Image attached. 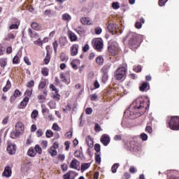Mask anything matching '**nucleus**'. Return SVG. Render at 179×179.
Wrapping results in <instances>:
<instances>
[{
    "label": "nucleus",
    "instance_id": "10",
    "mask_svg": "<svg viewBox=\"0 0 179 179\" xmlns=\"http://www.w3.org/2000/svg\"><path fill=\"white\" fill-rule=\"evenodd\" d=\"M101 143H103V146H108V144L110 142V136L108 134H103L100 139Z\"/></svg>",
    "mask_w": 179,
    "mask_h": 179
},
{
    "label": "nucleus",
    "instance_id": "48",
    "mask_svg": "<svg viewBox=\"0 0 179 179\" xmlns=\"http://www.w3.org/2000/svg\"><path fill=\"white\" fill-rule=\"evenodd\" d=\"M27 87H29V89H31L32 87H34V80H31L29 83H27Z\"/></svg>",
    "mask_w": 179,
    "mask_h": 179
},
{
    "label": "nucleus",
    "instance_id": "18",
    "mask_svg": "<svg viewBox=\"0 0 179 179\" xmlns=\"http://www.w3.org/2000/svg\"><path fill=\"white\" fill-rule=\"evenodd\" d=\"M28 34L31 38H38L40 37V35L37 32H34L31 28L28 29Z\"/></svg>",
    "mask_w": 179,
    "mask_h": 179
},
{
    "label": "nucleus",
    "instance_id": "23",
    "mask_svg": "<svg viewBox=\"0 0 179 179\" xmlns=\"http://www.w3.org/2000/svg\"><path fill=\"white\" fill-rule=\"evenodd\" d=\"M27 155L30 157H34V156H36V155H37V153L36 152V150H34V148H33V147H31L28 150Z\"/></svg>",
    "mask_w": 179,
    "mask_h": 179
},
{
    "label": "nucleus",
    "instance_id": "64",
    "mask_svg": "<svg viewBox=\"0 0 179 179\" xmlns=\"http://www.w3.org/2000/svg\"><path fill=\"white\" fill-rule=\"evenodd\" d=\"M89 48H90L89 45L88 44H85L84 45V47L83 48V52H87Z\"/></svg>",
    "mask_w": 179,
    "mask_h": 179
},
{
    "label": "nucleus",
    "instance_id": "19",
    "mask_svg": "<svg viewBox=\"0 0 179 179\" xmlns=\"http://www.w3.org/2000/svg\"><path fill=\"white\" fill-rule=\"evenodd\" d=\"M149 83H143L139 87V90L140 92H148V90H149Z\"/></svg>",
    "mask_w": 179,
    "mask_h": 179
},
{
    "label": "nucleus",
    "instance_id": "5",
    "mask_svg": "<svg viewBox=\"0 0 179 179\" xmlns=\"http://www.w3.org/2000/svg\"><path fill=\"white\" fill-rule=\"evenodd\" d=\"M120 52V48L115 45V43L112 40L109 41L108 43V55L111 57H115L118 55Z\"/></svg>",
    "mask_w": 179,
    "mask_h": 179
},
{
    "label": "nucleus",
    "instance_id": "36",
    "mask_svg": "<svg viewBox=\"0 0 179 179\" xmlns=\"http://www.w3.org/2000/svg\"><path fill=\"white\" fill-rule=\"evenodd\" d=\"M60 59L62 62H68V59H69L65 54L62 53L60 55Z\"/></svg>",
    "mask_w": 179,
    "mask_h": 179
},
{
    "label": "nucleus",
    "instance_id": "45",
    "mask_svg": "<svg viewBox=\"0 0 179 179\" xmlns=\"http://www.w3.org/2000/svg\"><path fill=\"white\" fill-rule=\"evenodd\" d=\"M50 89H51L52 92H55V93H58L59 90L57 89V87L54 85V84H50L49 85Z\"/></svg>",
    "mask_w": 179,
    "mask_h": 179
},
{
    "label": "nucleus",
    "instance_id": "11",
    "mask_svg": "<svg viewBox=\"0 0 179 179\" xmlns=\"http://www.w3.org/2000/svg\"><path fill=\"white\" fill-rule=\"evenodd\" d=\"M2 176L4 177L9 178L12 176V169L10 166H6L4 169V171L2 173Z\"/></svg>",
    "mask_w": 179,
    "mask_h": 179
},
{
    "label": "nucleus",
    "instance_id": "15",
    "mask_svg": "<svg viewBox=\"0 0 179 179\" xmlns=\"http://www.w3.org/2000/svg\"><path fill=\"white\" fill-rule=\"evenodd\" d=\"M80 22L83 25H86V24L90 25L92 23V19H90V17H82L80 19Z\"/></svg>",
    "mask_w": 179,
    "mask_h": 179
},
{
    "label": "nucleus",
    "instance_id": "35",
    "mask_svg": "<svg viewBox=\"0 0 179 179\" xmlns=\"http://www.w3.org/2000/svg\"><path fill=\"white\" fill-rule=\"evenodd\" d=\"M62 20L69 21L71 20L72 17L68 13H64L62 15Z\"/></svg>",
    "mask_w": 179,
    "mask_h": 179
},
{
    "label": "nucleus",
    "instance_id": "38",
    "mask_svg": "<svg viewBox=\"0 0 179 179\" xmlns=\"http://www.w3.org/2000/svg\"><path fill=\"white\" fill-rule=\"evenodd\" d=\"M34 150L36 153H38V155H41V153H43V150L38 145H35Z\"/></svg>",
    "mask_w": 179,
    "mask_h": 179
},
{
    "label": "nucleus",
    "instance_id": "58",
    "mask_svg": "<svg viewBox=\"0 0 179 179\" xmlns=\"http://www.w3.org/2000/svg\"><path fill=\"white\" fill-rule=\"evenodd\" d=\"M17 29H19V24H13L10 26V30H13V29L17 30Z\"/></svg>",
    "mask_w": 179,
    "mask_h": 179
},
{
    "label": "nucleus",
    "instance_id": "40",
    "mask_svg": "<svg viewBox=\"0 0 179 179\" xmlns=\"http://www.w3.org/2000/svg\"><path fill=\"white\" fill-rule=\"evenodd\" d=\"M52 47L55 52V54H57V50H58V41H55L52 43Z\"/></svg>",
    "mask_w": 179,
    "mask_h": 179
},
{
    "label": "nucleus",
    "instance_id": "31",
    "mask_svg": "<svg viewBox=\"0 0 179 179\" xmlns=\"http://www.w3.org/2000/svg\"><path fill=\"white\" fill-rule=\"evenodd\" d=\"M101 155V152L95 153V162L96 163H98V164H100V163H101V157H100Z\"/></svg>",
    "mask_w": 179,
    "mask_h": 179
},
{
    "label": "nucleus",
    "instance_id": "7",
    "mask_svg": "<svg viewBox=\"0 0 179 179\" xmlns=\"http://www.w3.org/2000/svg\"><path fill=\"white\" fill-rule=\"evenodd\" d=\"M92 44L94 50H96V51H99V52L103 50V47L104 46L103 40L101 38L94 39L92 41Z\"/></svg>",
    "mask_w": 179,
    "mask_h": 179
},
{
    "label": "nucleus",
    "instance_id": "62",
    "mask_svg": "<svg viewBox=\"0 0 179 179\" xmlns=\"http://www.w3.org/2000/svg\"><path fill=\"white\" fill-rule=\"evenodd\" d=\"M90 100H91V101H96V100H97V94H91Z\"/></svg>",
    "mask_w": 179,
    "mask_h": 179
},
{
    "label": "nucleus",
    "instance_id": "4",
    "mask_svg": "<svg viewBox=\"0 0 179 179\" xmlns=\"http://www.w3.org/2000/svg\"><path fill=\"white\" fill-rule=\"evenodd\" d=\"M24 132V124L22 122H18L15 124V131H12L10 134V138L12 139H16V138H19L20 135H23Z\"/></svg>",
    "mask_w": 179,
    "mask_h": 179
},
{
    "label": "nucleus",
    "instance_id": "29",
    "mask_svg": "<svg viewBox=\"0 0 179 179\" xmlns=\"http://www.w3.org/2000/svg\"><path fill=\"white\" fill-rule=\"evenodd\" d=\"M48 152L51 156H57V155H58V152L57 151L56 148H52V147H50Z\"/></svg>",
    "mask_w": 179,
    "mask_h": 179
},
{
    "label": "nucleus",
    "instance_id": "32",
    "mask_svg": "<svg viewBox=\"0 0 179 179\" xmlns=\"http://www.w3.org/2000/svg\"><path fill=\"white\" fill-rule=\"evenodd\" d=\"M31 27L32 29H34V30H36L37 31H38V30H40V29L41 28L40 27V24H38V23L36 22H32Z\"/></svg>",
    "mask_w": 179,
    "mask_h": 179
},
{
    "label": "nucleus",
    "instance_id": "2",
    "mask_svg": "<svg viewBox=\"0 0 179 179\" xmlns=\"http://www.w3.org/2000/svg\"><path fill=\"white\" fill-rule=\"evenodd\" d=\"M126 41H127V44L129 47L133 51L139 48L141 45V39L139 38V35L134 32H129L126 36Z\"/></svg>",
    "mask_w": 179,
    "mask_h": 179
},
{
    "label": "nucleus",
    "instance_id": "63",
    "mask_svg": "<svg viewBox=\"0 0 179 179\" xmlns=\"http://www.w3.org/2000/svg\"><path fill=\"white\" fill-rule=\"evenodd\" d=\"M94 31L96 34H101V31H103V30L101 29V28L98 27L95 28Z\"/></svg>",
    "mask_w": 179,
    "mask_h": 179
},
{
    "label": "nucleus",
    "instance_id": "25",
    "mask_svg": "<svg viewBox=\"0 0 179 179\" xmlns=\"http://www.w3.org/2000/svg\"><path fill=\"white\" fill-rule=\"evenodd\" d=\"M96 62L97 65H99V66H101V65L104 64V58H103V56H98L96 58Z\"/></svg>",
    "mask_w": 179,
    "mask_h": 179
},
{
    "label": "nucleus",
    "instance_id": "14",
    "mask_svg": "<svg viewBox=\"0 0 179 179\" xmlns=\"http://www.w3.org/2000/svg\"><path fill=\"white\" fill-rule=\"evenodd\" d=\"M79 164H80V162H79L78 159H74L71 162L70 168L74 169L75 170H78V168L79 167Z\"/></svg>",
    "mask_w": 179,
    "mask_h": 179
},
{
    "label": "nucleus",
    "instance_id": "37",
    "mask_svg": "<svg viewBox=\"0 0 179 179\" xmlns=\"http://www.w3.org/2000/svg\"><path fill=\"white\" fill-rule=\"evenodd\" d=\"M46 85H47V83L45 82V80L41 81L38 85V90H41L44 89V87H45Z\"/></svg>",
    "mask_w": 179,
    "mask_h": 179
},
{
    "label": "nucleus",
    "instance_id": "12",
    "mask_svg": "<svg viewBox=\"0 0 179 179\" xmlns=\"http://www.w3.org/2000/svg\"><path fill=\"white\" fill-rule=\"evenodd\" d=\"M110 68H111L110 63H108V64H105L101 69V73L108 75V71H110Z\"/></svg>",
    "mask_w": 179,
    "mask_h": 179
},
{
    "label": "nucleus",
    "instance_id": "3",
    "mask_svg": "<svg viewBox=\"0 0 179 179\" xmlns=\"http://www.w3.org/2000/svg\"><path fill=\"white\" fill-rule=\"evenodd\" d=\"M166 124L172 131H179V116L169 117Z\"/></svg>",
    "mask_w": 179,
    "mask_h": 179
},
{
    "label": "nucleus",
    "instance_id": "42",
    "mask_svg": "<svg viewBox=\"0 0 179 179\" xmlns=\"http://www.w3.org/2000/svg\"><path fill=\"white\" fill-rule=\"evenodd\" d=\"M45 135L47 138H52V136H54V133L50 129H48L46 131Z\"/></svg>",
    "mask_w": 179,
    "mask_h": 179
},
{
    "label": "nucleus",
    "instance_id": "30",
    "mask_svg": "<svg viewBox=\"0 0 179 179\" xmlns=\"http://www.w3.org/2000/svg\"><path fill=\"white\" fill-rule=\"evenodd\" d=\"M90 167V163L81 164V173H83L85 170H87Z\"/></svg>",
    "mask_w": 179,
    "mask_h": 179
},
{
    "label": "nucleus",
    "instance_id": "50",
    "mask_svg": "<svg viewBox=\"0 0 179 179\" xmlns=\"http://www.w3.org/2000/svg\"><path fill=\"white\" fill-rule=\"evenodd\" d=\"M101 80L103 83H106L108 80V74H102Z\"/></svg>",
    "mask_w": 179,
    "mask_h": 179
},
{
    "label": "nucleus",
    "instance_id": "26",
    "mask_svg": "<svg viewBox=\"0 0 179 179\" xmlns=\"http://www.w3.org/2000/svg\"><path fill=\"white\" fill-rule=\"evenodd\" d=\"M22 57V52H18L13 59V64H19V59Z\"/></svg>",
    "mask_w": 179,
    "mask_h": 179
},
{
    "label": "nucleus",
    "instance_id": "8",
    "mask_svg": "<svg viewBox=\"0 0 179 179\" xmlns=\"http://www.w3.org/2000/svg\"><path fill=\"white\" fill-rule=\"evenodd\" d=\"M78 176V173L73 171H69L63 176L64 179H75Z\"/></svg>",
    "mask_w": 179,
    "mask_h": 179
},
{
    "label": "nucleus",
    "instance_id": "17",
    "mask_svg": "<svg viewBox=\"0 0 179 179\" xmlns=\"http://www.w3.org/2000/svg\"><path fill=\"white\" fill-rule=\"evenodd\" d=\"M59 43L61 48H64L68 44V39L66 37H61L59 39Z\"/></svg>",
    "mask_w": 179,
    "mask_h": 179
},
{
    "label": "nucleus",
    "instance_id": "60",
    "mask_svg": "<svg viewBox=\"0 0 179 179\" xmlns=\"http://www.w3.org/2000/svg\"><path fill=\"white\" fill-rule=\"evenodd\" d=\"M71 67L73 68V69H78V64H76V60H73L71 63Z\"/></svg>",
    "mask_w": 179,
    "mask_h": 179
},
{
    "label": "nucleus",
    "instance_id": "33",
    "mask_svg": "<svg viewBox=\"0 0 179 179\" xmlns=\"http://www.w3.org/2000/svg\"><path fill=\"white\" fill-rule=\"evenodd\" d=\"M74 156L78 159H82V157H83V153L80 150H76L74 152Z\"/></svg>",
    "mask_w": 179,
    "mask_h": 179
},
{
    "label": "nucleus",
    "instance_id": "54",
    "mask_svg": "<svg viewBox=\"0 0 179 179\" xmlns=\"http://www.w3.org/2000/svg\"><path fill=\"white\" fill-rule=\"evenodd\" d=\"M26 96H28V97L31 96V94H33V89H28L25 92Z\"/></svg>",
    "mask_w": 179,
    "mask_h": 179
},
{
    "label": "nucleus",
    "instance_id": "44",
    "mask_svg": "<svg viewBox=\"0 0 179 179\" xmlns=\"http://www.w3.org/2000/svg\"><path fill=\"white\" fill-rule=\"evenodd\" d=\"M41 146L43 148V149H47V146H48V141H47V140L42 141L41 143Z\"/></svg>",
    "mask_w": 179,
    "mask_h": 179
},
{
    "label": "nucleus",
    "instance_id": "28",
    "mask_svg": "<svg viewBox=\"0 0 179 179\" xmlns=\"http://www.w3.org/2000/svg\"><path fill=\"white\" fill-rule=\"evenodd\" d=\"M85 141L89 148H93V139H92V137H90V136H87Z\"/></svg>",
    "mask_w": 179,
    "mask_h": 179
},
{
    "label": "nucleus",
    "instance_id": "61",
    "mask_svg": "<svg viewBox=\"0 0 179 179\" xmlns=\"http://www.w3.org/2000/svg\"><path fill=\"white\" fill-rule=\"evenodd\" d=\"M167 1H169V0H159L158 5L159 6H164V5H166V3L167 2Z\"/></svg>",
    "mask_w": 179,
    "mask_h": 179
},
{
    "label": "nucleus",
    "instance_id": "20",
    "mask_svg": "<svg viewBox=\"0 0 179 179\" xmlns=\"http://www.w3.org/2000/svg\"><path fill=\"white\" fill-rule=\"evenodd\" d=\"M38 117V110H34L31 114V118L32 120V122H36L37 121V117Z\"/></svg>",
    "mask_w": 179,
    "mask_h": 179
},
{
    "label": "nucleus",
    "instance_id": "6",
    "mask_svg": "<svg viewBox=\"0 0 179 179\" xmlns=\"http://www.w3.org/2000/svg\"><path fill=\"white\" fill-rule=\"evenodd\" d=\"M127 66H122L115 71V78L116 80H121L127 75Z\"/></svg>",
    "mask_w": 179,
    "mask_h": 179
},
{
    "label": "nucleus",
    "instance_id": "13",
    "mask_svg": "<svg viewBox=\"0 0 179 179\" xmlns=\"http://www.w3.org/2000/svg\"><path fill=\"white\" fill-rule=\"evenodd\" d=\"M7 152L9 155H15L16 153V145L10 144L7 147Z\"/></svg>",
    "mask_w": 179,
    "mask_h": 179
},
{
    "label": "nucleus",
    "instance_id": "56",
    "mask_svg": "<svg viewBox=\"0 0 179 179\" xmlns=\"http://www.w3.org/2000/svg\"><path fill=\"white\" fill-rule=\"evenodd\" d=\"M50 56L48 55V52H47L46 57L44 59V63L45 64V65H48V64L50 63Z\"/></svg>",
    "mask_w": 179,
    "mask_h": 179
},
{
    "label": "nucleus",
    "instance_id": "24",
    "mask_svg": "<svg viewBox=\"0 0 179 179\" xmlns=\"http://www.w3.org/2000/svg\"><path fill=\"white\" fill-rule=\"evenodd\" d=\"M69 38H70V41L71 42H73V41H77L78 40V36H76V34H75V33L72 32V31H70L69 33Z\"/></svg>",
    "mask_w": 179,
    "mask_h": 179
},
{
    "label": "nucleus",
    "instance_id": "51",
    "mask_svg": "<svg viewBox=\"0 0 179 179\" xmlns=\"http://www.w3.org/2000/svg\"><path fill=\"white\" fill-rule=\"evenodd\" d=\"M34 44H35V45L42 46L43 41H41V38H38L37 41H34Z\"/></svg>",
    "mask_w": 179,
    "mask_h": 179
},
{
    "label": "nucleus",
    "instance_id": "22",
    "mask_svg": "<svg viewBox=\"0 0 179 179\" xmlns=\"http://www.w3.org/2000/svg\"><path fill=\"white\" fill-rule=\"evenodd\" d=\"M10 87H12V83H10V80H8L6 86L3 88V92L6 93V92L10 90Z\"/></svg>",
    "mask_w": 179,
    "mask_h": 179
},
{
    "label": "nucleus",
    "instance_id": "43",
    "mask_svg": "<svg viewBox=\"0 0 179 179\" xmlns=\"http://www.w3.org/2000/svg\"><path fill=\"white\" fill-rule=\"evenodd\" d=\"M76 33L81 36V34H83L85 33V29L82 27H79L78 29H76Z\"/></svg>",
    "mask_w": 179,
    "mask_h": 179
},
{
    "label": "nucleus",
    "instance_id": "52",
    "mask_svg": "<svg viewBox=\"0 0 179 179\" xmlns=\"http://www.w3.org/2000/svg\"><path fill=\"white\" fill-rule=\"evenodd\" d=\"M113 9H120V3L118 2H113L112 3Z\"/></svg>",
    "mask_w": 179,
    "mask_h": 179
},
{
    "label": "nucleus",
    "instance_id": "41",
    "mask_svg": "<svg viewBox=\"0 0 179 179\" xmlns=\"http://www.w3.org/2000/svg\"><path fill=\"white\" fill-rule=\"evenodd\" d=\"M94 150L96 152V153H101L100 150H101V146L99 143H96L94 145Z\"/></svg>",
    "mask_w": 179,
    "mask_h": 179
},
{
    "label": "nucleus",
    "instance_id": "59",
    "mask_svg": "<svg viewBox=\"0 0 179 179\" xmlns=\"http://www.w3.org/2000/svg\"><path fill=\"white\" fill-rule=\"evenodd\" d=\"M93 113V109L92 108H87L85 109V114L90 115Z\"/></svg>",
    "mask_w": 179,
    "mask_h": 179
},
{
    "label": "nucleus",
    "instance_id": "49",
    "mask_svg": "<svg viewBox=\"0 0 179 179\" xmlns=\"http://www.w3.org/2000/svg\"><path fill=\"white\" fill-rule=\"evenodd\" d=\"M60 99L61 95L58 92L53 95V100H55V101H59Z\"/></svg>",
    "mask_w": 179,
    "mask_h": 179
},
{
    "label": "nucleus",
    "instance_id": "34",
    "mask_svg": "<svg viewBox=\"0 0 179 179\" xmlns=\"http://www.w3.org/2000/svg\"><path fill=\"white\" fill-rule=\"evenodd\" d=\"M41 73L43 76H48L50 73V69L48 68L45 67L41 69Z\"/></svg>",
    "mask_w": 179,
    "mask_h": 179
},
{
    "label": "nucleus",
    "instance_id": "1",
    "mask_svg": "<svg viewBox=\"0 0 179 179\" xmlns=\"http://www.w3.org/2000/svg\"><path fill=\"white\" fill-rule=\"evenodd\" d=\"M149 101H145L142 98L137 99L130 105L129 109L126 110L124 114L130 120H135V118L143 115L146 113V110L149 108Z\"/></svg>",
    "mask_w": 179,
    "mask_h": 179
},
{
    "label": "nucleus",
    "instance_id": "21",
    "mask_svg": "<svg viewBox=\"0 0 179 179\" xmlns=\"http://www.w3.org/2000/svg\"><path fill=\"white\" fill-rule=\"evenodd\" d=\"M27 103H29V98L27 96H25L20 103V108H26Z\"/></svg>",
    "mask_w": 179,
    "mask_h": 179
},
{
    "label": "nucleus",
    "instance_id": "39",
    "mask_svg": "<svg viewBox=\"0 0 179 179\" xmlns=\"http://www.w3.org/2000/svg\"><path fill=\"white\" fill-rule=\"evenodd\" d=\"M150 125H152V123H148L145 128V131L146 132H148V134H152V132H153V129H152V126Z\"/></svg>",
    "mask_w": 179,
    "mask_h": 179
},
{
    "label": "nucleus",
    "instance_id": "57",
    "mask_svg": "<svg viewBox=\"0 0 179 179\" xmlns=\"http://www.w3.org/2000/svg\"><path fill=\"white\" fill-rule=\"evenodd\" d=\"M140 138L142 141H148V134L143 133L140 135Z\"/></svg>",
    "mask_w": 179,
    "mask_h": 179
},
{
    "label": "nucleus",
    "instance_id": "27",
    "mask_svg": "<svg viewBox=\"0 0 179 179\" xmlns=\"http://www.w3.org/2000/svg\"><path fill=\"white\" fill-rule=\"evenodd\" d=\"M60 79H62V82H63V83H65V85H69V83H71V81L66 79L65 73H64L60 74Z\"/></svg>",
    "mask_w": 179,
    "mask_h": 179
},
{
    "label": "nucleus",
    "instance_id": "53",
    "mask_svg": "<svg viewBox=\"0 0 179 179\" xmlns=\"http://www.w3.org/2000/svg\"><path fill=\"white\" fill-rule=\"evenodd\" d=\"M13 96H15V97H19L20 96H22V92H20V90H15L13 94Z\"/></svg>",
    "mask_w": 179,
    "mask_h": 179
},
{
    "label": "nucleus",
    "instance_id": "9",
    "mask_svg": "<svg viewBox=\"0 0 179 179\" xmlns=\"http://www.w3.org/2000/svg\"><path fill=\"white\" fill-rule=\"evenodd\" d=\"M79 51V45L73 44L70 48V55L71 57H76L78 55V52Z\"/></svg>",
    "mask_w": 179,
    "mask_h": 179
},
{
    "label": "nucleus",
    "instance_id": "16",
    "mask_svg": "<svg viewBox=\"0 0 179 179\" xmlns=\"http://www.w3.org/2000/svg\"><path fill=\"white\" fill-rule=\"evenodd\" d=\"M107 29L110 33H112V34H114L117 31V24H109L107 26Z\"/></svg>",
    "mask_w": 179,
    "mask_h": 179
},
{
    "label": "nucleus",
    "instance_id": "55",
    "mask_svg": "<svg viewBox=\"0 0 179 179\" xmlns=\"http://www.w3.org/2000/svg\"><path fill=\"white\" fill-rule=\"evenodd\" d=\"M134 71H135V72L139 73L142 71V66L141 65H138L136 67L134 68Z\"/></svg>",
    "mask_w": 179,
    "mask_h": 179
},
{
    "label": "nucleus",
    "instance_id": "47",
    "mask_svg": "<svg viewBox=\"0 0 179 179\" xmlns=\"http://www.w3.org/2000/svg\"><path fill=\"white\" fill-rule=\"evenodd\" d=\"M94 131L95 132H100V131H103V129H101V127H100V124H99V123H95Z\"/></svg>",
    "mask_w": 179,
    "mask_h": 179
},
{
    "label": "nucleus",
    "instance_id": "46",
    "mask_svg": "<svg viewBox=\"0 0 179 179\" xmlns=\"http://www.w3.org/2000/svg\"><path fill=\"white\" fill-rule=\"evenodd\" d=\"M119 166L120 164H114L111 168L112 173H117V169H118Z\"/></svg>",
    "mask_w": 179,
    "mask_h": 179
}]
</instances>
